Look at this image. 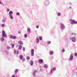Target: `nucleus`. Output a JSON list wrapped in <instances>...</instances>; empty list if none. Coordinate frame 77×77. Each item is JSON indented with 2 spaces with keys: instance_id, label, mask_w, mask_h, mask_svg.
I'll return each mask as SVG.
<instances>
[{
  "instance_id": "obj_19",
  "label": "nucleus",
  "mask_w": 77,
  "mask_h": 77,
  "mask_svg": "<svg viewBox=\"0 0 77 77\" xmlns=\"http://www.w3.org/2000/svg\"><path fill=\"white\" fill-rule=\"evenodd\" d=\"M21 48H22V46L21 45H19V50H21Z\"/></svg>"
},
{
  "instance_id": "obj_20",
  "label": "nucleus",
  "mask_w": 77,
  "mask_h": 77,
  "mask_svg": "<svg viewBox=\"0 0 77 77\" xmlns=\"http://www.w3.org/2000/svg\"><path fill=\"white\" fill-rule=\"evenodd\" d=\"M47 44H48V45H49V44H51V41H47Z\"/></svg>"
},
{
  "instance_id": "obj_18",
  "label": "nucleus",
  "mask_w": 77,
  "mask_h": 77,
  "mask_svg": "<svg viewBox=\"0 0 77 77\" xmlns=\"http://www.w3.org/2000/svg\"><path fill=\"white\" fill-rule=\"evenodd\" d=\"M19 57L20 60H22L23 59V57L22 55H20Z\"/></svg>"
},
{
  "instance_id": "obj_11",
  "label": "nucleus",
  "mask_w": 77,
  "mask_h": 77,
  "mask_svg": "<svg viewBox=\"0 0 77 77\" xmlns=\"http://www.w3.org/2000/svg\"><path fill=\"white\" fill-rule=\"evenodd\" d=\"M37 72V70H35L34 72L33 73V76H36V73Z\"/></svg>"
},
{
  "instance_id": "obj_22",
  "label": "nucleus",
  "mask_w": 77,
  "mask_h": 77,
  "mask_svg": "<svg viewBox=\"0 0 77 77\" xmlns=\"http://www.w3.org/2000/svg\"><path fill=\"white\" fill-rule=\"evenodd\" d=\"M27 32H30V28H28L27 29Z\"/></svg>"
},
{
  "instance_id": "obj_2",
  "label": "nucleus",
  "mask_w": 77,
  "mask_h": 77,
  "mask_svg": "<svg viewBox=\"0 0 77 77\" xmlns=\"http://www.w3.org/2000/svg\"><path fill=\"white\" fill-rule=\"evenodd\" d=\"M9 17L12 20L13 19V16L12 14H13V11H10L8 13Z\"/></svg>"
},
{
  "instance_id": "obj_34",
  "label": "nucleus",
  "mask_w": 77,
  "mask_h": 77,
  "mask_svg": "<svg viewBox=\"0 0 77 77\" xmlns=\"http://www.w3.org/2000/svg\"><path fill=\"white\" fill-rule=\"evenodd\" d=\"M5 26V24H2L1 25L2 27H4V26Z\"/></svg>"
},
{
  "instance_id": "obj_29",
  "label": "nucleus",
  "mask_w": 77,
  "mask_h": 77,
  "mask_svg": "<svg viewBox=\"0 0 77 77\" xmlns=\"http://www.w3.org/2000/svg\"><path fill=\"white\" fill-rule=\"evenodd\" d=\"M26 50V48H25V47H23V51H25V50Z\"/></svg>"
},
{
  "instance_id": "obj_40",
  "label": "nucleus",
  "mask_w": 77,
  "mask_h": 77,
  "mask_svg": "<svg viewBox=\"0 0 77 77\" xmlns=\"http://www.w3.org/2000/svg\"><path fill=\"white\" fill-rule=\"evenodd\" d=\"M75 56H77V54L76 53H75Z\"/></svg>"
},
{
  "instance_id": "obj_37",
  "label": "nucleus",
  "mask_w": 77,
  "mask_h": 77,
  "mask_svg": "<svg viewBox=\"0 0 77 77\" xmlns=\"http://www.w3.org/2000/svg\"><path fill=\"white\" fill-rule=\"evenodd\" d=\"M14 44H11V46L12 47H13H13H14Z\"/></svg>"
},
{
  "instance_id": "obj_16",
  "label": "nucleus",
  "mask_w": 77,
  "mask_h": 77,
  "mask_svg": "<svg viewBox=\"0 0 77 77\" xmlns=\"http://www.w3.org/2000/svg\"><path fill=\"white\" fill-rule=\"evenodd\" d=\"M19 43L20 45H23V42L22 41H19Z\"/></svg>"
},
{
  "instance_id": "obj_17",
  "label": "nucleus",
  "mask_w": 77,
  "mask_h": 77,
  "mask_svg": "<svg viewBox=\"0 0 77 77\" xmlns=\"http://www.w3.org/2000/svg\"><path fill=\"white\" fill-rule=\"evenodd\" d=\"M44 67L45 68H48V65H47V64H45Z\"/></svg>"
},
{
  "instance_id": "obj_14",
  "label": "nucleus",
  "mask_w": 77,
  "mask_h": 77,
  "mask_svg": "<svg viewBox=\"0 0 77 77\" xmlns=\"http://www.w3.org/2000/svg\"><path fill=\"white\" fill-rule=\"evenodd\" d=\"M38 62H39V63H43V60L41 59L39 60H38Z\"/></svg>"
},
{
  "instance_id": "obj_5",
  "label": "nucleus",
  "mask_w": 77,
  "mask_h": 77,
  "mask_svg": "<svg viewBox=\"0 0 77 77\" xmlns=\"http://www.w3.org/2000/svg\"><path fill=\"white\" fill-rule=\"evenodd\" d=\"M49 4H50V2H49V1L46 0L45 1L44 5H45V6H48Z\"/></svg>"
},
{
  "instance_id": "obj_7",
  "label": "nucleus",
  "mask_w": 77,
  "mask_h": 77,
  "mask_svg": "<svg viewBox=\"0 0 77 77\" xmlns=\"http://www.w3.org/2000/svg\"><path fill=\"white\" fill-rule=\"evenodd\" d=\"M60 29L62 30H63L65 29V26L63 23H61L60 25Z\"/></svg>"
},
{
  "instance_id": "obj_49",
  "label": "nucleus",
  "mask_w": 77,
  "mask_h": 77,
  "mask_svg": "<svg viewBox=\"0 0 77 77\" xmlns=\"http://www.w3.org/2000/svg\"><path fill=\"white\" fill-rule=\"evenodd\" d=\"M6 53H8V52H6Z\"/></svg>"
},
{
  "instance_id": "obj_8",
  "label": "nucleus",
  "mask_w": 77,
  "mask_h": 77,
  "mask_svg": "<svg viewBox=\"0 0 77 77\" xmlns=\"http://www.w3.org/2000/svg\"><path fill=\"white\" fill-rule=\"evenodd\" d=\"M73 59V55L72 54H71L70 55V57L69 58V60H72Z\"/></svg>"
},
{
  "instance_id": "obj_24",
  "label": "nucleus",
  "mask_w": 77,
  "mask_h": 77,
  "mask_svg": "<svg viewBox=\"0 0 77 77\" xmlns=\"http://www.w3.org/2000/svg\"><path fill=\"white\" fill-rule=\"evenodd\" d=\"M61 15V14L60 13H58L57 14V16H58V17H60V16Z\"/></svg>"
},
{
  "instance_id": "obj_44",
  "label": "nucleus",
  "mask_w": 77,
  "mask_h": 77,
  "mask_svg": "<svg viewBox=\"0 0 77 77\" xmlns=\"http://www.w3.org/2000/svg\"><path fill=\"white\" fill-rule=\"evenodd\" d=\"M16 48H18V45H16Z\"/></svg>"
},
{
  "instance_id": "obj_30",
  "label": "nucleus",
  "mask_w": 77,
  "mask_h": 77,
  "mask_svg": "<svg viewBox=\"0 0 77 77\" xmlns=\"http://www.w3.org/2000/svg\"><path fill=\"white\" fill-rule=\"evenodd\" d=\"M29 59H30V57H29V56L27 57L26 59L27 60H29Z\"/></svg>"
},
{
  "instance_id": "obj_48",
  "label": "nucleus",
  "mask_w": 77,
  "mask_h": 77,
  "mask_svg": "<svg viewBox=\"0 0 77 77\" xmlns=\"http://www.w3.org/2000/svg\"><path fill=\"white\" fill-rule=\"evenodd\" d=\"M53 57H53V56L52 57H51V59H53Z\"/></svg>"
},
{
  "instance_id": "obj_15",
  "label": "nucleus",
  "mask_w": 77,
  "mask_h": 77,
  "mask_svg": "<svg viewBox=\"0 0 77 77\" xmlns=\"http://www.w3.org/2000/svg\"><path fill=\"white\" fill-rule=\"evenodd\" d=\"M36 42L37 43H39V38H37L36 39Z\"/></svg>"
},
{
  "instance_id": "obj_39",
  "label": "nucleus",
  "mask_w": 77,
  "mask_h": 77,
  "mask_svg": "<svg viewBox=\"0 0 77 77\" xmlns=\"http://www.w3.org/2000/svg\"><path fill=\"white\" fill-rule=\"evenodd\" d=\"M62 52L63 53V52H64L65 51V50L64 49H62Z\"/></svg>"
},
{
  "instance_id": "obj_4",
  "label": "nucleus",
  "mask_w": 77,
  "mask_h": 77,
  "mask_svg": "<svg viewBox=\"0 0 77 77\" xmlns=\"http://www.w3.org/2000/svg\"><path fill=\"white\" fill-rule=\"evenodd\" d=\"M2 37H3V38H6V37L7 36V35H6V32L4 31H2Z\"/></svg>"
},
{
  "instance_id": "obj_9",
  "label": "nucleus",
  "mask_w": 77,
  "mask_h": 77,
  "mask_svg": "<svg viewBox=\"0 0 77 77\" xmlns=\"http://www.w3.org/2000/svg\"><path fill=\"white\" fill-rule=\"evenodd\" d=\"M10 37L11 38H12V39H16V36L14 35L13 36V35H10Z\"/></svg>"
},
{
  "instance_id": "obj_25",
  "label": "nucleus",
  "mask_w": 77,
  "mask_h": 77,
  "mask_svg": "<svg viewBox=\"0 0 77 77\" xmlns=\"http://www.w3.org/2000/svg\"><path fill=\"white\" fill-rule=\"evenodd\" d=\"M24 37L25 38H26L27 37V34H26L24 35Z\"/></svg>"
},
{
  "instance_id": "obj_28",
  "label": "nucleus",
  "mask_w": 77,
  "mask_h": 77,
  "mask_svg": "<svg viewBox=\"0 0 77 77\" xmlns=\"http://www.w3.org/2000/svg\"><path fill=\"white\" fill-rule=\"evenodd\" d=\"M22 61L23 62H25L26 61V59H25V58H23L22 59Z\"/></svg>"
},
{
  "instance_id": "obj_13",
  "label": "nucleus",
  "mask_w": 77,
  "mask_h": 77,
  "mask_svg": "<svg viewBox=\"0 0 77 77\" xmlns=\"http://www.w3.org/2000/svg\"><path fill=\"white\" fill-rule=\"evenodd\" d=\"M54 54V51H51L49 52V54L50 55H53Z\"/></svg>"
},
{
  "instance_id": "obj_26",
  "label": "nucleus",
  "mask_w": 77,
  "mask_h": 77,
  "mask_svg": "<svg viewBox=\"0 0 77 77\" xmlns=\"http://www.w3.org/2000/svg\"><path fill=\"white\" fill-rule=\"evenodd\" d=\"M39 39L40 41H42V38L41 36L39 37Z\"/></svg>"
},
{
  "instance_id": "obj_23",
  "label": "nucleus",
  "mask_w": 77,
  "mask_h": 77,
  "mask_svg": "<svg viewBox=\"0 0 77 77\" xmlns=\"http://www.w3.org/2000/svg\"><path fill=\"white\" fill-rule=\"evenodd\" d=\"M18 71V70L17 69H16L15 70L14 72L15 73H17Z\"/></svg>"
},
{
  "instance_id": "obj_41",
  "label": "nucleus",
  "mask_w": 77,
  "mask_h": 77,
  "mask_svg": "<svg viewBox=\"0 0 77 77\" xmlns=\"http://www.w3.org/2000/svg\"><path fill=\"white\" fill-rule=\"evenodd\" d=\"M36 28H37V29H38V28H39V26L37 25L36 26Z\"/></svg>"
},
{
  "instance_id": "obj_43",
  "label": "nucleus",
  "mask_w": 77,
  "mask_h": 77,
  "mask_svg": "<svg viewBox=\"0 0 77 77\" xmlns=\"http://www.w3.org/2000/svg\"><path fill=\"white\" fill-rule=\"evenodd\" d=\"M12 77H16L15 76V75H12Z\"/></svg>"
},
{
  "instance_id": "obj_35",
  "label": "nucleus",
  "mask_w": 77,
  "mask_h": 77,
  "mask_svg": "<svg viewBox=\"0 0 77 77\" xmlns=\"http://www.w3.org/2000/svg\"><path fill=\"white\" fill-rule=\"evenodd\" d=\"M2 21V22H3V23H5V21H6V20H5V19H3Z\"/></svg>"
},
{
  "instance_id": "obj_12",
  "label": "nucleus",
  "mask_w": 77,
  "mask_h": 77,
  "mask_svg": "<svg viewBox=\"0 0 77 77\" xmlns=\"http://www.w3.org/2000/svg\"><path fill=\"white\" fill-rule=\"evenodd\" d=\"M0 40L1 42H3L5 41V38H4V37H1L0 39Z\"/></svg>"
},
{
  "instance_id": "obj_45",
  "label": "nucleus",
  "mask_w": 77,
  "mask_h": 77,
  "mask_svg": "<svg viewBox=\"0 0 77 77\" xmlns=\"http://www.w3.org/2000/svg\"><path fill=\"white\" fill-rule=\"evenodd\" d=\"M18 33L19 34H20V33H21V32L20 31H19Z\"/></svg>"
},
{
  "instance_id": "obj_10",
  "label": "nucleus",
  "mask_w": 77,
  "mask_h": 77,
  "mask_svg": "<svg viewBox=\"0 0 77 77\" xmlns=\"http://www.w3.org/2000/svg\"><path fill=\"white\" fill-rule=\"evenodd\" d=\"M31 52L32 56H34V49H32L31 50Z\"/></svg>"
},
{
  "instance_id": "obj_36",
  "label": "nucleus",
  "mask_w": 77,
  "mask_h": 77,
  "mask_svg": "<svg viewBox=\"0 0 77 77\" xmlns=\"http://www.w3.org/2000/svg\"><path fill=\"white\" fill-rule=\"evenodd\" d=\"M9 11H10V9L9 8L7 9V12H9Z\"/></svg>"
},
{
  "instance_id": "obj_32",
  "label": "nucleus",
  "mask_w": 77,
  "mask_h": 77,
  "mask_svg": "<svg viewBox=\"0 0 77 77\" xmlns=\"http://www.w3.org/2000/svg\"><path fill=\"white\" fill-rule=\"evenodd\" d=\"M16 54H17V55L19 54V51L17 50V51Z\"/></svg>"
},
{
  "instance_id": "obj_31",
  "label": "nucleus",
  "mask_w": 77,
  "mask_h": 77,
  "mask_svg": "<svg viewBox=\"0 0 77 77\" xmlns=\"http://www.w3.org/2000/svg\"><path fill=\"white\" fill-rule=\"evenodd\" d=\"M16 15H20V13H19V12H17L16 13Z\"/></svg>"
},
{
  "instance_id": "obj_42",
  "label": "nucleus",
  "mask_w": 77,
  "mask_h": 77,
  "mask_svg": "<svg viewBox=\"0 0 77 77\" xmlns=\"http://www.w3.org/2000/svg\"><path fill=\"white\" fill-rule=\"evenodd\" d=\"M16 51L15 50H14V54H16Z\"/></svg>"
},
{
  "instance_id": "obj_33",
  "label": "nucleus",
  "mask_w": 77,
  "mask_h": 77,
  "mask_svg": "<svg viewBox=\"0 0 77 77\" xmlns=\"http://www.w3.org/2000/svg\"><path fill=\"white\" fill-rule=\"evenodd\" d=\"M71 35H75V33L73 32H72L71 33Z\"/></svg>"
},
{
  "instance_id": "obj_27",
  "label": "nucleus",
  "mask_w": 77,
  "mask_h": 77,
  "mask_svg": "<svg viewBox=\"0 0 77 77\" xmlns=\"http://www.w3.org/2000/svg\"><path fill=\"white\" fill-rule=\"evenodd\" d=\"M10 47L9 46H8L7 47V50H10Z\"/></svg>"
},
{
  "instance_id": "obj_1",
  "label": "nucleus",
  "mask_w": 77,
  "mask_h": 77,
  "mask_svg": "<svg viewBox=\"0 0 77 77\" xmlns=\"http://www.w3.org/2000/svg\"><path fill=\"white\" fill-rule=\"evenodd\" d=\"M56 70V67H54L53 69H51L50 71V75H52L53 74L54 71Z\"/></svg>"
},
{
  "instance_id": "obj_46",
  "label": "nucleus",
  "mask_w": 77,
  "mask_h": 77,
  "mask_svg": "<svg viewBox=\"0 0 77 77\" xmlns=\"http://www.w3.org/2000/svg\"><path fill=\"white\" fill-rule=\"evenodd\" d=\"M1 4H2V2H0V5H1Z\"/></svg>"
},
{
  "instance_id": "obj_6",
  "label": "nucleus",
  "mask_w": 77,
  "mask_h": 77,
  "mask_svg": "<svg viewBox=\"0 0 77 77\" xmlns=\"http://www.w3.org/2000/svg\"><path fill=\"white\" fill-rule=\"evenodd\" d=\"M70 40L72 41V42H75L76 41V39L75 37H72L70 38Z\"/></svg>"
},
{
  "instance_id": "obj_21",
  "label": "nucleus",
  "mask_w": 77,
  "mask_h": 77,
  "mask_svg": "<svg viewBox=\"0 0 77 77\" xmlns=\"http://www.w3.org/2000/svg\"><path fill=\"white\" fill-rule=\"evenodd\" d=\"M30 64L31 66H32L33 65V62L32 61H31V63H30Z\"/></svg>"
},
{
  "instance_id": "obj_47",
  "label": "nucleus",
  "mask_w": 77,
  "mask_h": 77,
  "mask_svg": "<svg viewBox=\"0 0 77 77\" xmlns=\"http://www.w3.org/2000/svg\"><path fill=\"white\" fill-rule=\"evenodd\" d=\"M72 8V7H69V9H71Z\"/></svg>"
},
{
  "instance_id": "obj_38",
  "label": "nucleus",
  "mask_w": 77,
  "mask_h": 77,
  "mask_svg": "<svg viewBox=\"0 0 77 77\" xmlns=\"http://www.w3.org/2000/svg\"><path fill=\"white\" fill-rule=\"evenodd\" d=\"M73 72H77V70L76 69H75L73 71Z\"/></svg>"
},
{
  "instance_id": "obj_3",
  "label": "nucleus",
  "mask_w": 77,
  "mask_h": 77,
  "mask_svg": "<svg viewBox=\"0 0 77 77\" xmlns=\"http://www.w3.org/2000/svg\"><path fill=\"white\" fill-rule=\"evenodd\" d=\"M70 21L71 22V24H77V22L76 21H75L74 20H73L71 19L70 20Z\"/></svg>"
}]
</instances>
